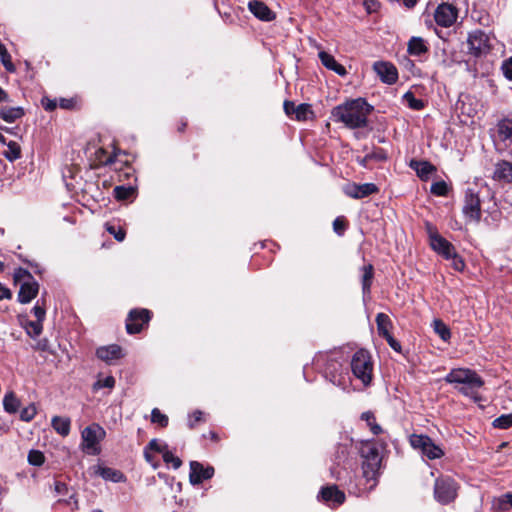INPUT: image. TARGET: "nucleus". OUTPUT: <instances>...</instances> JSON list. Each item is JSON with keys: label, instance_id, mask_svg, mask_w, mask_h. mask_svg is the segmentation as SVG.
I'll list each match as a JSON object with an SVG mask.
<instances>
[{"label": "nucleus", "instance_id": "f257e3e1", "mask_svg": "<svg viewBox=\"0 0 512 512\" xmlns=\"http://www.w3.org/2000/svg\"><path fill=\"white\" fill-rule=\"evenodd\" d=\"M364 98L347 100L331 110V119L335 123H342L349 129L365 128L368 125V116L373 111Z\"/></svg>", "mask_w": 512, "mask_h": 512}, {"label": "nucleus", "instance_id": "f03ea898", "mask_svg": "<svg viewBox=\"0 0 512 512\" xmlns=\"http://www.w3.org/2000/svg\"><path fill=\"white\" fill-rule=\"evenodd\" d=\"M360 453L363 458V478L367 485L365 489L370 491L377 485V478L382 458L380 456L379 449L371 442L364 443L361 447Z\"/></svg>", "mask_w": 512, "mask_h": 512}, {"label": "nucleus", "instance_id": "7ed1b4c3", "mask_svg": "<svg viewBox=\"0 0 512 512\" xmlns=\"http://www.w3.org/2000/svg\"><path fill=\"white\" fill-rule=\"evenodd\" d=\"M447 383H458L464 386L459 391L472 398L476 397L477 390L484 384L481 377L473 370L457 368L452 369L444 378Z\"/></svg>", "mask_w": 512, "mask_h": 512}, {"label": "nucleus", "instance_id": "20e7f679", "mask_svg": "<svg viewBox=\"0 0 512 512\" xmlns=\"http://www.w3.org/2000/svg\"><path fill=\"white\" fill-rule=\"evenodd\" d=\"M351 370L353 375L359 379L364 386H368L371 383L373 362L368 351L360 349L354 353L351 359Z\"/></svg>", "mask_w": 512, "mask_h": 512}, {"label": "nucleus", "instance_id": "39448f33", "mask_svg": "<svg viewBox=\"0 0 512 512\" xmlns=\"http://www.w3.org/2000/svg\"><path fill=\"white\" fill-rule=\"evenodd\" d=\"M106 432L99 424H92L81 432V449L88 455H98L101 452L100 442L105 438Z\"/></svg>", "mask_w": 512, "mask_h": 512}, {"label": "nucleus", "instance_id": "423d86ee", "mask_svg": "<svg viewBox=\"0 0 512 512\" xmlns=\"http://www.w3.org/2000/svg\"><path fill=\"white\" fill-rule=\"evenodd\" d=\"M458 484L451 477H440L434 485V497L442 505L453 502L458 494Z\"/></svg>", "mask_w": 512, "mask_h": 512}, {"label": "nucleus", "instance_id": "0eeeda50", "mask_svg": "<svg viewBox=\"0 0 512 512\" xmlns=\"http://www.w3.org/2000/svg\"><path fill=\"white\" fill-rule=\"evenodd\" d=\"M409 442L414 449L419 450L423 456L430 460L439 459L444 455L443 450L427 435L412 434Z\"/></svg>", "mask_w": 512, "mask_h": 512}, {"label": "nucleus", "instance_id": "6e6552de", "mask_svg": "<svg viewBox=\"0 0 512 512\" xmlns=\"http://www.w3.org/2000/svg\"><path fill=\"white\" fill-rule=\"evenodd\" d=\"M491 37L480 29L468 34L467 45L469 53L475 57L486 55L492 48Z\"/></svg>", "mask_w": 512, "mask_h": 512}, {"label": "nucleus", "instance_id": "1a4fd4ad", "mask_svg": "<svg viewBox=\"0 0 512 512\" xmlns=\"http://www.w3.org/2000/svg\"><path fill=\"white\" fill-rule=\"evenodd\" d=\"M481 203L479 193L473 188H468L465 192L462 212L469 222H480Z\"/></svg>", "mask_w": 512, "mask_h": 512}, {"label": "nucleus", "instance_id": "9d476101", "mask_svg": "<svg viewBox=\"0 0 512 512\" xmlns=\"http://www.w3.org/2000/svg\"><path fill=\"white\" fill-rule=\"evenodd\" d=\"M427 229L431 248L445 259L450 260V258L455 255L454 246L438 234L430 224H427Z\"/></svg>", "mask_w": 512, "mask_h": 512}, {"label": "nucleus", "instance_id": "9b49d317", "mask_svg": "<svg viewBox=\"0 0 512 512\" xmlns=\"http://www.w3.org/2000/svg\"><path fill=\"white\" fill-rule=\"evenodd\" d=\"M458 9L450 3L438 5L434 12L435 22L441 27H451L457 20Z\"/></svg>", "mask_w": 512, "mask_h": 512}, {"label": "nucleus", "instance_id": "f8f14e48", "mask_svg": "<svg viewBox=\"0 0 512 512\" xmlns=\"http://www.w3.org/2000/svg\"><path fill=\"white\" fill-rule=\"evenodd\" d=\"M150 320V311L147 309H133L126 320V330L129 334L139 333L142 326Z\"/></svg>", "mask_w": 512, "mask_h": 512}, {"label": "nucleus", "instance_id": "ddd939ff", "mask_svg": "<svg viewBox=\"0 0 512 512\" xmlns=\"http://www.w3.org/2000/svg\"><path fill=\"white\" fill-rule=\"evenodd\" d=\"M214 475V468L212 466L204 467L198 461L190 462L189 480L192 485H199L204 480L212 478Z\"/></svg>", "mask_w": 512, "mask_h": 512}, {"label": "nucleus", "instance_id": "4468645a", "mask_svg": "<svg viewBox=\"0 0 512 512\" xmlns=\"http://www.w3.org/2000/svg\"><path fill=\"white\" fill-rule=\"evenodd\" d=\"M344 193L353 198L361 199L378 192V187L373 183L348 184L343 188Z\"/></svg>", "mask_w": 512, "mask_h": 512}, {"label": "nucleus", "instance_id": "2eb2a0df", "mask_svg": "<svg viewBox=\"0 0 512 512\" xmlns=\"http://www.w3.org/2000/svg\"><path fill=\"white\" fill-rule=\"evenodd\" d=\"M373 69L379 78L386 84H394L398 79L396 67L389 62L377 61L374 63Z\"/></svg>", "mask_w": 512, "mask_h": 512}, {"label": "nucleus", "instance_id": "dca6fc26", "mask_svg": "<svg viewBox=\"0 0 512 512\" xmlns=\"http://www.w3.org/2000/svg\"><path fill=\"white\" fill-rule=\"evenodd\" d=\"M321 499L329 506H339L345 501V494L337 486L323 487L320 491Z\"/></svg>", "mask_w": 512, "mask_h": 512}, {"label": "nucleus", "instance_id": "f3484780", "mask_svg": "<svg viewBox=\"0 0 512 512\" xmlns=\"http://www.w3.org/2000/svg\"><path fill=\"white\" fill-rule=\"evenodd\" d=\"M96 356L105 363L111 364L113 361L122 358L124 355L121 346L117 344H111L98 347L96 349Z\"/></svg>", "mask_w": 512, "mask_h": 512}, {"label": "nucleus", "instance_id": "a211bd4d", "mask_svg": "<svg viewBox=\"0 0 512 512\" xmlns=\"http://www.w3.org/2000/svg\"><path fill=\"white\" fill-rule=\"evenodd\" d=\"M497 138L505 147H509L512 144V115H508L498 121Z\"/></svg>", "mask_w": 512, "mask_h": 512}, {"label": "nucleus", "instance_id": "6ab92c4d", "mask_svg": "<svg viewBox=\"0 0 512 512\" xmlns=\"http://www.w3.org/2000/svg\"><path fill=\"white\" fill-rule=\"evenodd\" d=\"M39 292V284L33 279L30 281H24L18 293V301L22 304H27L34 299Z\"/></svg>", "mask_w": 512, "mask_h": 512}, {"label": "nucleus", "instance_id": "aec40b11", "mask_svg": "<svg viewBox=\"0 0 512 512\" xmlns=\"http://www.w3.org/2000/svg\"><path fill=\"white\" fill-rule=\"evenodd\" d=\"M250 12L262 21H272L275 13L262 1L252 0L248 3Z\"/></svg>", "mask_w": 512, "mask_h": 512}, {"label": "nucleus", "instance_id": "412c9836", "mask_svg": "<svg viewBox=\"0 0 512 512\" xmlns=\"http://www.w3.org/2000/svg\"><path fill=\"white\" fill-rule=\"evenodd\" d=\"M318 56L322 65L327 69L334 71L339 76H345L347 74L345 67L339 64L331 54L320 51Z\"/></svg>", "mask_w": 512, "mask_h": 512}, {"label": "nucleus", "instance_id": "4be33fe9", "mask_svg": "<svg viewBox=\"0 0 512 512\" xmlns=\"http://www.w3.org/2000/svg\"><path fill=\"white\" fill-rule=\"evenodd\" d=\"M493 178L498 181L512 182V163L500 161L495 165Z\"/></svg>", "mask_w": 512, "mask_h": 512}, {"label": "nucleus", "instance_id": "5701e85b", "mask_svg": "<svg viewBox=\"0 0 512 512\" xmlns=\"http://www.w3.org/2000/svg\"><path fill=\"white\" fill-rule=\"evenodd\" d=\"M410 167L415 170L417 176L422 180H428L429 176L436 171V167L428 161L412 160Z\"/></svg>", "mask_w": 512, "mask_h": 512}, {"label": "nucleus", "instance_id": "b1692460", "mask_svg": "<svg viewBox=\"0 0 512 512\" xmlns=\"http://www.w3.org/2000/svg\"><path fill=\"white\" fill-rule=\"evenodd\" d=\"M24 109L20 106L8 107L4 106L0 108V117L7 123H13L16 120L24 116Z\"/></svg>", "mask_w": 512, "mask_h": 512}, {"label": "nucleus", "instance_id": "393cba45", "mask_svg": "<svg viewBox=\"0 0 512 512\" xmlns=\"http://www.w3.org/2000/svg\"><path fill=\"white\" fill-rule=\"evenodd\" d=\"M52 428L62 437H66L70 433L71 421L67 417L54 416L51 420Z\"/></svg>", "mask_w": 512, "mask_h": 512}, {"label": "nucleus", "instance_id": "a878e982", "mask_svg": "<svg viewBox=\"0 0 512 512\" xmlns=\"http://www.w3.org/2000/svg\"><path fill=\"white\" fill-rule=\"evenodd\" d=\"M428 51V47L421 37H412L408 42V53L413 56H420Z\"/></svg>", "mask_w": 512, "mask_h": 512}, {"label": "nucleus", "instance_id": "bb28decb", "mask_svg": "<svg viewBox=\"0 0 512 512\" xmlns=\"http://www.w3.org/2000/svg\"><path fill=\"white\" fill-rule=\"evenodd\" d=\"M375 320H376V324H377L378 333L380 336H382L383 338H386L389 335H391L390 329L392 327V322L387 314L378 313L376 315Z\"/></svg>", "mask_w": 512, "mask_h": 512}, {"label": "nucleus", "instance_id": "cd10ccee", "mask_svg": "<svg viewBox=\"0 0 512 512\" xmlns=\"http://www.w3.org/2000/svg\"><path fill=\"white\" fill-rule=\"evenodd\" d=\"M20 406L21 402L14 392L11 391L5 394L3 399V408L7 413H16L19 410Z\"/></svg>", "mask_w": 512, "mask_h": 512}, {"label": "nucleus", "instance_id": "c85d7f7f", "mask_svg": "<svg viewBox=\"0 0 512 512\" xmlns=\"http://www.w3.org/2000/svg\"><path fill=\"white\" fill-rule=\"evenodd\" d=\"M492 508L496 511H507L512 508V493H505L492 501Z\"/></svg>", "mask_w": 512, "mask_h": 512}, {"label": "nucleus", "instance_id": "c756f323", "mask_svg": "<svg viewBox=\"0 0 512 512\" xmlns=\"http://www.w3.org/2000/svg\"><path fill=\"white\" fill-rule=\"evenodd\" d=\"M434 332L445 342L451 338L449 327L440 319H434L432 322Z\"/></svg>", "mask_w": 512, "mask_h": 512}, {"label": "nucleus", "instance_id": "7c9ffc66", "mask_svg": "<svg viewBox=\"0 0 512 512\" xmlns=\"http://www.w3.org/2000/svg\"><path fill=\"white\" fill-rule=\"evenodd\" d=\"M373 279V266L371 264L363 267L362 275V291L364 296L370 294L371 284Z\"/></svg>", "mask_w": 512, "mask_h": 512}, {"label": "nucleus", "instance_id": "2f4dec72", "mask_svg": "<svg viewBox=\"0 0 512 512\" xmlns=\"http://www.w3.org/2000/svg\"><path fill=\"white\" fill-rule=\"evenodd\" d=\"M7 150L3 152L4 157L13 162L21 157V147L15 141L7 142Z\"/></svg>", "mask_w": 512, "mask_h": 512}, {"label": "nucleus", "instance_id": "473e14b6", "mask_svg": "<svg viewBox=\"0 0 512 512\" xmlns=\"http://www.w3.org/2000/svg\"><path fill=\"white\" fill-rule=\"evenodd\" d=\"M294 114L298 121H305L310 115H313V111L311 105L303 103L295 106Z\"/></svg>", "mask_w": 512, "mask_h": 512}, {"label": "nucleus", "instance_id": "72a5a7b5", "mask_svg": "<svg viewBox=\"0 0 512 512\" xmlns=\"http://www.w3.org/2000/svg\"><path fill=\"white\" fill-rule=\"evenodd\" d=\"M0 60L8 72H15L16 68L11 61V56L1 41H0Z\"/></svg>", "mask_w": 512, "mask_h": 512}, {"label": "nucleus", "instance_id": "f704fd0d", "mask_svg": "<svg viewBox=\"0 0 512 512\" xmlns=\"http://www.w3.org/2000/svg\"><path fill=\"white\" fill-rule=\"evenodd\" d=\"M99 474L106 480H112L114 482H118L122 478V473L108 467H99Z\"/></svg>", "mask_w": 512, "mask_h": 512}, {"label": "nucleus", "instance_id": "c9c22d12", "mask_svg": "<svg viewBox=\"0 0 512 512\" xmlns=\"http://www.w3.org/2000/svg\"><path fill=\"white\" fill-rule=\"evenodd\" d=\"M361 419L365 420L367 422L368 426L370 427L371 432L374 435H378L382 432V428L380 425H378L375 422V416L372 412L367 411V412L362 413Z\"/></svg>", "mask_w": 512, "mask_h": 512}, {"label": "nucleus", "instance_id": "e433bc0d", "mask_svg": "<svg viewBox=\"0 0 512 512\" xmlns=\"http://www.w3.org/2000/svg\"><path fill=\"white\" fill-rule=\"evenodd\" d=\"M407 106L413 110H421L424 108V102L417 99L412 92H406L403 96Z\"/></svg>", "mask_w": 512, "mask_h": 512}, {"label": "nucleus", "instance_id": "4c0bfd02", "mask_svg": "<svg viewBox=\"0 0 512 512\" xmlns=\"http://www.w3.org/2000/svg\"><path fill=\"white\" fill-rule=\"evenodd\" d=\"M95 154L100 164L110 165L115 161V154H109L104 148H99Z\"/></svg>", "mask_w": 512, "mask_h": 512}, {"label": "nucleus", "instance_id": "58836bf2", "mask_svg": "<svg viewBox=\"0 0 512 512\" xmlns=\"http://www.w3.org/2000/svg\"><path fill=\"white\" fill-rule=\"evenodd\" d=\"M493 426L499 429H507L512 426V413L503 414L493 421Z\"/></svg>", "mask_w": 512, "mask_h": 512}, {"label": "nucleus", "instance_id": "ea45409f", "mask_svg": "<svg viewBox=\"0 0 512 512\" xmlns=\"http://www.w3.org/2000/svg\"><path fill=\"white\" fill-rule=\"evenodd\" d=\"M134 194V188L116 186L114 188V196L118 200H127Z\"/></svg>", "mask_w": 512, "mask_h": 512}, {"label": "nucleus", "instance_id": "a19ab883", "mask_svg": "<svg viewBox=\"0 0 512 512\" xmlns=\"http://www.w3.org/2000/svg\"><path fill=\"white\" fill-rule=\"evenodd\" d=\"M45 461L44 454L39 450H30L28 453V462L33 466H41Z\"/></svg>", "mask_w": 512, "mask_h": 512}, {"label": "nucleus", "instance_id": "79ce46f5", "mask_svg": "<svg viewBox=\"0 0 512 512\" xmlns=\"http://www.w3.org/2000/svg\"><path fill=\"white\" fill-rule=\"evenodd\" d=\"M27 334L31 337H37L42 333V322L40 321H29L25 326Z\"/></svg>", "mask_w": 512, "mask_h": 512}, {"label": "nucleus", "instance_id": "37998d69", "mask_svg": "<svg viewBox=\"0 0 512 512\" xmlns=\"http://www.w3.org/2000/svg\"><path fill=\"white\" fill-rule=\"evenodd\" d=\"M151 421L160 425L161 427H166L168 425V417L161 413L158 408H154L151 413Z\"/></svg>", "mask_w": 512, "mask_h": 512}, {"label": "nucleus", "instance_id": "c03bdc74", "mask_svg": "<svg viewBox=\"0 0 512 512\" xmlns=\"http://www.w3.org/2000/svg\"><path fill=\"white\" fill-rule=\"evenodd\" d=\"M430 191L436 196H446L448 194V185L445 181H438L431 185Z\"/></svg>", "mask_w": 512, "mask_h": 512}, {"label": "nucleus", "instance_id": "a18cd8bd", "mask_svg": "<svg viewBox=\"0 0 512 512\" xmlns=\"http://www.w3.org/2000/svg\"><path fill=\"white\" fill-rule=\"evenodd\" d=\"M37 410L34 404H30L29 406L23 408L20 411V419L25 422H30L36 416Z\"/></svg>", "mask_w": 512, "mask_h": 512}, {"label": "nucleus", "instance_id": "49530a36", "mask_svg": "<svg viewBox=\"0 0 512 512\" xmlns=\"http://www.w3.org/2000/svg\"><path fill=\"white\" fill-rule=\"evenodd\" d=\"M115 386V378L113 376H107L104 379L97 380L94 385L93 389L98 390L101 388H109L112 389Z\"/></svg>", "mask_w": 512, "mask_h": 512}, {"label": "nucleus", "instance_id": "de8ad7c7", "mask_svg": "<svg viewBox=\"0 0 512 512\" xmlns=\"http://www.w3.org/2000/svg\"><path fill=\"white\" fill-rule=\"evenodd\" d=\"M163 460L167 464L171 463L174 469H178L182 465L181 459L179 457L174 456V454L169 450H165Z\"/></svg>", "mask_w": 512, "mask_h": 512}, {"label": "nucleus", "instance_id": "09e8293b", "mask_svg": "<svg viewBox=\"0 0 512 512\" xmlns=\"http://www.w3.org/2000/svg\"><path fill=\"white\" fill-rule=\"evenodd\" d=\"M106 230L112 234L114 236V238L121 242L125 239V236H126V232L124 229H122L121 227H119L118 229H116V227L114 225H111V224H106Z\"/></svg>", "mask_w": 512, "mask_h": 512}, {"label": "nucleus", "instance_id": "8fccbe9b", "mask_svg": "<svg viewBox=\"0 0 512 512\" xmlns=\"http://www.w3.org/2000/svg\"><path fill=\"white\" fill-rule=\"evenodd\" d=\"M150 450H153L155 452H159V453H162V456L164 455V452L165 450H168L167 449V444H164V443H160L157 439H152L148 446H147Z\"/></svg>", "mask_w": 512, "mask_h": 512}, {"label": "nucleus", "instance_id": "3c124183", "mask_svg": "<svg viewBox=\"0 0 512 512\" xmlns=\"http://www.w3.org/2000/svg\"><path fill=\"white\" fill-rule=\"evenodd\" d=\"M33 276L27 271L22 268H19L15 274H14V280L17 281H30L33 280Z\"/></svg>", "mask_w": 512, "mask_h": 512}, {"label": "nucleus", "instance_id": "603ef678", "mask_svg": "<svg viewBox=\"0 0 512 512\" xmlns=\"http://www.w3.org/2000/svg\"><path fill=\"white\" fill-rule=\"evenodd\" d=\"M33 314L35 315L37 321L43 322L45 319L46 311L45 308L39 305V301L32 309Z\"/></svg>", "mask_w": 512, "mask_h": 512}, {"label": "nucleus", "instance_id": "864d4df0", "mask_svg": "<svg viewBox=\"0 0 512 512\" xmlns=\"http://www.w3.org/2000/svg\"><path fill=\"white\" fill-rule=\"evenodd\" d=\"M502 71L504 76L512 81V56L503 63Z\"/></svg>", "mask_w": 512, "mask_h": 512}, {"label": "nucleus", "instance_id": "5fc2aeb1", "mask_svg": "<svg viewBox=\"0 0 512 512\" xmlns=\"http://www.w3.org/2000/svg\"><path fill=\"white\" fill-rule=\"evenodd\" d=\"M333 229L338 235H342L346 229L344 220L340 217L336 218L333 221Z\"/></svg>", "mask_w": 512, "mask_h": 512}, {"label": "nucleus", "instance_id": "6e6d98bb", "mask_svg": "<svg viewBox=\"0 0 512 512\" xmlns=\"http://www.w3.org/2000/svg\"><path fill=\"white\" fill-rule=\"evenodd\" d=\"M450 259L452 260V265L455 270L461 271L464 269L465 264H464L463 260L457 255L456 252H455V255L452 256Z\"/></svg>", "mask_w": 512, "mask_h": 512}, {"label": "nucleus", "instance_id": "4d7b16f0", "mask_svg": "<svg viewBox=\"0 0 512 512\" xmlns=\"http://www.w3.org/2000/svg\"><path fill=\"white\" fill-rule=\"evenodd\" d=\"M386 341L388 342L389 346L396 352H400L401 351V345L400 343L392 336V335H389L388 337L385 338Z\"/></svg>", "mask_w": 512, "mask_h": 512}, {"label": "nucleus", "instance_id": "13d9d810", "mask_svg": "<svg viewBox=\"0 0 512 512\" xmlns=\"http://www.w3.org/2000/svg\"><path fill=\"white\" fill-rule=\"evenodd\" d=\"M202 416H203V412L202 411H200V410L194 411L193 414H192L193 420L189 421V427L190 428H194L195 424L202 420Z\"/></svg>", "mask_w": 512, "mask_h": 512}, {"label": "nucleus", "instance_id": "bf43d9fd", "mask_svg": "<svg viewBox=\"0 0 512 512\" xmlns=\"http://www.w3.org/2000/svg\"><path fill=\"white\" fill-rule=\"evenodd\" d=\"M11 298H12V292L10 291V289L7 288L6 286H4L0 282V300L11 299Z\"/></svg>", "mask_w": 512, "mask_h": 512}, {"label": "nucleus", "instance_id": "052dcab7", "mask_svg": "<svg viewBox=\"0 0 512 512\" xmlns=\"http://www.w3.org/2000/svg\"><path fill=\"white\" fill-rule=\"evenodd\" d=\"M284 111L287 115L294 114L295 104L292 101L286 100L283 104Z\"/></svg>", "mask_w": 512, "mask_h": 512}, {"label": "nucleus", "instance_id": "680f3d73", "mask_svg": "<svg viewBox=\"0 0 512 512\" xmlns=\"http://www.w3.org/2000/svg\"><path fill=\"white\" fill-rule=\"evenodd\" d=\"M42 104L45 108V110H48V111H52L56 108L57 106V103L55 100H50V99H47L46 102H45V99L42 100Z\"/></svg>", "mask_w": 512, "mask_h": 512}, {"label": "nucleus", "instance_id": "e2e57ef3", "mask_svg": "<svg viewBox=\"0 0 512 512\" xmlns=\"http://www.w3.org/2000/svg\"><path fill=\"white\" fill-rule=\"evenodd\" d=\"M149 448L146 447L144 449V457L148 463H150L154 468L157 467V465L154 463V456L149 452Z\"/></svg>", "mask_w": 512, "mask_h": 512}, {"label": "nucleus", "instance_id": "0e129e2a", "mask_svg": "<svg viewBox=\"0 0 512 512\" xmlns=\"http://www.w3.org/2000/svg\"><path fill=\"white\" fill-rule=\"evenodd\" d=\"M369 155H374L372 160L383 161L386 159V155H385L384 151L381 149H379L378 151L369 153Z\"/></svg>", "mask_w": 512, "mask_h": 512}, {"label": "nucleus", "instance_id": "69168bd1", "mask_svg": "<svg viewBox=\"0 0 512 512\" xmlns=\"http://www.w3.org/2000/svg\"><path fill=\"white\" fill-rule=\"evenodd\" d=\"M55 491L57 492V494H64L67 491V485L62 482H56Z\"/></svg>", "mask_w": 512, "mask_h": 512}, {"label": "nucleus", "instance_id": "338daca9", "mask_svg": "<svg viewBox=\"0 0 512 512\" xmlns=\"http://www.w3.org/2000/svg\"><path fill=\"white\" fill-rule=\"evenodd\" d=\"M60 107L63 109H70L73 106V101L71 99H60L59 103Z\"/></svg>", "mask_w": 512, "mask_h": 512}, {"label": "nucleus", "instance_id": "774afa93", "mask_svg": "<svg viewBox=\"0 0 512 512\" xmlns=\"http://www.w3.org/2000/svg\"><path fill=\"white\" fill-rule=\"evenodd\" d=\"M373 157H374V155H369V154H367L365 157H363V158L359 161V163H360L362 166L366 167V166L368 165V162H369L370 160H372V158H373Z\"/></svg>", "mask_w": 512, "mask_h": 512}]
</instances>
